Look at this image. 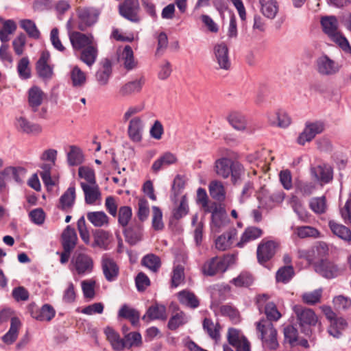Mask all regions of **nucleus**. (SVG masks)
Listing matches in <instances>:
<instances>
[{
  "label": "nucleus",
  "instance_id": "nucleus-50",
  "mask_svg": "<svg viewBox=\"0 0 351 351\" xmlns=\"http://www.w3.org/2000/svg\"><path fill=\"white\" fill-rule=\"evenodd\" d=\"M141 264L153 272H157L161 267V261L159 256L149 254L142 258Z\"/></svg>",
  "mask_w": 351,
  "mask_h": 351
},
{
  "label": "nucleus",
  "instance_id": "nucleus-38",
  "mask_svg": "<svg viewBox=\"0 0 351 351\" xmlns=\"http://www.w3.org/2000/svg\"><path fill=\"white\" fill-rule=\"evenodd\" d=\"M123 233L126 241L131 245H135L142 237V226L136 224L125 227Z\"/></svg>",
  "mask_w": 351,
  "mask_h": 351
},
{
  "label": "nucleus",
  "instance_id": "nucleus-2",
  "mask_svg": "<svg viewBox=\"0 0 351 351\" xmlns=\"http://www.w3.org/2000/svg\"><path fill=\"white\" fill-rule=\"evenodd\" d=\"M215 167L216 173L223 179H226L231 176L233 184H236L244 173L243 167L241 164L228 158H221L217 160Z\"/></svg>",
  "mask_w": 351,
  "mask_h": 351
},
{
  "label": "nucleus",
  "instance_id": "nucleus-12",
  "mask_svg": "<svg viewBox=\"0 0 351 351\" xmlns=\"http://www.w3.org/2000/svg\"><path fill=\"white\" fill-rule=\"evenodd\" d=\"M139 3L138 0H124L119 6V14L125 19L138 23L140 21L138 16Z\"/></svg>",
  "mask_w": 351,
  "mask_h": 351
},
{
  "label": "nucleus",
  "instance_id": "nucleus-57",
  "mask_svg": "<svg viewBox=\"0 0 351 351\" xmlns=\"http://www.w3.org/2000/svg\"><path fill=\"white\" fill-rule=\"evenodd\" d=\"M202 325L204 331L211 339L217 340L219 337L220 326L219 324H215L210 319L206 317L203 320Z\"/></svg>",
  "mask_w": 351,
  "mask_h": 351
},
{
  "label": "nucleus",
  "instance_id": "nucleus-3",
  "mask_svg": "<svg viewBox=\"0 0 351 351\" xmlns=\"http://www.w3.org/2000/svg\"><path fill=\"white\" fill-rule=\"evenodd\" d=\"M293 311L300 330L305 335L311 336L312 334L311 328L315 326L317 324L320 328L321 323L319 322L318 317L313 309L301 305H295L293 307Z\"/></svg>",
  "mask_w": 351,
  "mask_h": 351
},
{
  "label": "nucleus",
  "instance_id": "nucleus-15",
  "mask_svg": "<svg viewBox=\"0 0 351 351\" xmlns=\"http://www.w3.org/2000/svg\"><path fill=\"white\" fill-rule=\"evenodd\" d=\"M50 53L47 51L42 52L36 64V70L38 76L44 80H49L53 75V68L49 64Z\"/></svg>",
  "mask_w": 351,
  "mask_h": 351
},
{
  "label": "nucleus",
  "instance_id": "nucleus-32",
  "mask_svg": "<svg viewBox=\"0 0 351 351\" xmlns=\"http://www.w3.org/2000/svg\"><path fill=\"white\" fill-rule=\"evenodd\" d=\"M237 237V230L234 228L230 230L218 237L215 241L216 248L224 251L231 247Z\"/></svg>",
  "mask_w": 351,
  "mask_h": 351
},
{
  "label": "nucleus",
  "instance_id": "nucleus-27",
  "mask_svg": "<svg viewBox=\"0 0 351 351\" xmlns=\"http://www.w3.org/2000/svg\"><path fill=\"white\" fill-rule=\"evenodd\" d=\"M104 333L114 350L122 351L125 348V344L123 342L124 338H121L119 334L112 328L106 327L104 329Z\"/></svg>",
  "mask_w": 351,
  "mask_h": 351
},
{
  "label": "nucleus",
  "instance_id": "nucleus-56",
  "mask_svg": "<svg viewBox=\"0 0 351 351\" xmlns=\"http://www.w3.org/2000/svg\"><path fill=\"white\" fill-rule=\"evenodd\" d=\"M21 27L26 32L29 37L38 39L40 33L35 23L30 19H23L20 21Z\"/></svg>",
  "mask_w": 351,
  "mask_h": 351
},
{
  "label": "nucleus",
  "instance_id": "nucleus-37",
  "mask_svg": "<svg viewBox=\"0 0 351 351\" xmlns=\"http://www.w3.org/2000/svg\"><path fill=\"white\" fill-rule=\"evenodd\" d=\"M176 161L177 158L174 154L170 152H166L154 162L152 166V170L154 173H158L163 167L174 164Z\"/></svg>",
  "mask_w": 351,
  "mask_h": 351
},
{
  "label": "nucleus",
  "instance_id": "nucleus-64",
  "mask_svg": "<svg viewBox=\"0 0 351 351\" xmlns=\"http://www.w3.org/2000/svg\"><path fill=\"white\" fill-rule=\"evenodd\" d=\"M184 280V267L182 265H175L173 269L171 283L173 287H178Z\"/></svg>",
  "mask_w": 351,
  "mask_h": 351
},
{
  "label": "nucleus",
  "instance_id": "nucleus-25",
  "mask_svg": "<svg viewBox=\"0 0 351 351\" xmlns=\"http://www.w3.org/2000/svg\"><path fill=\"white\" fill-rule=\"evenodd\" d=\"M46 96L44 92L38 86H32L28 90V104L33 112H36L42 104Z\"/></svg>",
  "mask_w": 351,
  "mask_h": 351
},
{
  "label": "nucleus",
  "instance_id": "nucleus-6",
  "mask_svg": "<svg viewBox=\"0 0 351 351\" xmlns=\"http://www.w3.org/2000/svg\"><path fill=\"white\" fill-rule=\"evenodd\" d=\"M279 243L274 240L263 239L257 246L258 262L264 264L271 260L276 253Z\"/></svg>",
  "mask_w": 351,
  "mask_h": 351
},
{
  "label": "nucleus",
  "instance_id": "nucleus-26",
  "mask_svg": "<svg viewBox=\"0 0 351 351\" xmlns=\"http://www.w3.org/2000/svg\"><path fill=\"white\" fill-rule=\"evenodd\" d=\"M17 28L16 22L12 19L5 20L0 17V40L6 43L10 40V35L13 34Z\"/></svg>",
  "mask_w": 351,
  "mask_h": 351
},
{
  "label": "nucleus",
  "instance_id": "nucleus-5",
  "mask_svg": "<svg viewBox=\"0 0 351 351\" xmlns=\"http://www.w3.org/2000/svg\"><path fill=\"white\" fill-rule=\"evenodd\" d=\"M233 262V256L225 255L215 256L206 261L202 267L204 276H214L218 274H223Z\"/></svg>",
  "mask_w": 351,
  "mask_h": 351
},
{
  "label": "nucleus",
  "instance_id": "nucleus-11",
  "mask_svg": "<svg viewBox=\"0 0 351 351\" xmlns=\"http://www.w3.org/2000/svg\"><path fill=\"white\" fill-rule=\"evenodd\" d=\"M78 18L77 28L85 31L93 25L97 21L98 14L95 10L89 8H80L77 10Z\"/></svg>",
  "mask_w": 351,
  "mask_h": 351
},
{
  "label": "nucleus",
  "instance_id": "nucleus-18",
  "mask_svg": "<svg viewBox=\"0 0 351 351\" xmlns=\"http://www.w3.org/2000/svg\"><path fill=\"white\" fill-rule=\"evenodd\" d=\"M206 212L211 213L212 226L217 229V231L230 223V219L225 209L221 206H217L215 204L214 208H208Z\"/></svg>",
  "mask_w": 351,
  "mask_h": 351
},
{
  "label": "nucleus",
  "instance_id": "nucleus-44",
  "mask_svg": "<svg viewBox=\"0 0 351 351\" xmlns=\"http://www.w3.org/2000/svg\"><path fill=\"white\" fill-rule=\"evenodd\" d=\"M87 219L95 227L108 224V217L104 211H92L86 214Z\"/></svg>",
  "mask_w": 351,
  "mask_h": 351
},
{
  "label": "nucleus",
  "instance_id": "nucleus-47",
  "mask_svg": "<svg viewBox=\"0 0 351 351\" xmlns=\"http://www.w3.org/2000/svg\"><path fill=\"white\" fill-rule=\"evenodd\" d=\"M254 282L253 276L247 271H242L240 274L230 280V283L236 287H249Z\"/></svg>",
  "mask_w": 351,
  "mask_h": 351
},
{
  "label": "nucleus",
  "instance_id": "nucleus-43",
  "mask_svg": "<svg viewBox=\"0 0 351 351\" xmlns=\"http://www.w3.org/2000/svg\"><path fill=\"white\" fill-rule=\"evenodd\" d=\"M348 326L347 322L343 317H335L330 322V325L328 328V333L335 338H339L342 335L343 330Z\"/></svg>",
  "mask_w": 351,
  "mask_h": 351
},
{
  "label": "nucleus",
  "instance_id": "nucleus-4",
  "mask_svg": "<svg viewBox=\"0 0 351 351\" xmlns=\"http://www.w3.org/2000/svg\"><path fill=\"white\" fill-rule=\"evenodd\" d=\"M255 324L258 337L262 341L263 346L269 350H276L279 346L278 333L272 322L262 319Z\"/></svg>",
  "mask_w": 351,
  "mask_h": 351
},
{
  "label": "nucleus",
  "instance_id": "nucleus-49",
  "mask_svg": "<svg viewBox=\"0 0 351 351\" xmlns=\"http://www.w3.org/2000/svg\"><path fill=\"white\" fill-rule=\"evenodd\" d=\"M72 84L74 87H82L86 82V73L78 66H75L70 73Z\"/></svg>",
  "mask_w": 351,
  "mask_h": 351
},
{
  "label": "nucleus",
  "instance_id": "nucleus-34",
  "mask_svg": "<svg viewBox=\"0 0 351 351\" xmlns=\"http://www.w3.org/2000/svg\"><path fill=\"white\" fill-rule=\"evenodd\" d=\"M77 241V234L74 228L67 226L62 234V245L63 249L73 250Z\"/></svg>",
  "mask_w": 351,
  "mask_h": 351
},
{
  "label": "nucleus",
  "instance_id": "nucleus-39",
  "mask_svg": "<svg viewBox=\"0 0 351 351\" xmlns=\"http://www.w3.org/2000/svg\"><path fill=\"white\" fill-rule=\"evenodd\" d=\"M328 226L335 235L346 241H351V230L348 228L332 220L329 221Z\"/></svg>",
  "mask_w": 351,
  "mask_h": 351
},
{
  "label": "nucleus",
  "instance_id": "nucleus-40",
  "mask_svg": "<svg viewBox=\"0 0 351 351\" xmlns=\"http://www.w3.org/2000/svg\"><path fill=\"white\" fill-rule=\"evenodd\" d=\"M180 302L191 308H196L199 305V301L196 295L191 291L183 290L178 293Z\"/></svg>",
  "mask_w": 351,
  "mask_h": 351
},
{
  "label": "nucleus",
  "instance_id": "nucleus-52",
  "mask_svg": "<svg viewBox=\"0 0 351 351\" xmlns=\"http://www.w3.org/2000/svg\"><path fill=\"white\" fill-rule=\"evenodd\" d=\"M295 272L292 265H285L277 271L276 279L277 282L286 284L291 280Z\"/></svg>",
  "mask_w": 351,
  "mask_h": 351
},
{
  "label": "nucleus",
  "instance_id": "nucleus-17",
  "mask_svg": "<svg viewBox=\"0 0 351 351\" xmlns=\"http://www.w3.org/2000/svg\"><path fill=\"white\" fill-rule=\"evenodd\" d=\"M101 268L105 278L108 282L114 281L117 278L119 268L114 259L106 254L101 258Z\"/></svg>",
  "mask_w": 351,
  "mask_h": 351
},
{
  "label": "nucleus",
  "instance_id": "nucleus-36",
  "mask_svg": "<svg viewBox=\"0 0 351 351\" xmlns=\"http://www.w3.org/2000/svg\"><path fill=\"white\" fill-rule=\"evenodd\" d=\"M263 234V230L259 228L254 226L247 227L241 235L240 241L236 245L239 247H243L245 243L260 238Z\"/></svg>",
  "mask_w": 351,
  "mask_h": 351
},
{
  "label": "nucleus",
  "instance_id": "nucleus-8",
  "mask_svg": "<svg viewBox=\"0 0 351 351\" xmlns=\"http://www.w3.org/2000/svg\"><path fill=\"white\" fill-rule=\"evenodd\" d=\"M316 272L322 276L331 279L336 278L343 273V269L333 261L328 259L321 260L315 265Z\"/></svg>",
  "mask_w": 351,
  "mask_h": 351
},
{
  "label": "nucleus",
  "instance_id": "nucleus-13",
  "mask_svg": "<svg viewBox=\"0 0 351 351\" xmlns=\"http://www.w3.org/2000/svg\"><path fill=\"white\" fill-rule=\"evenodd\" d=\"M227 337L228 343L237 351H251L250 342L239 330L229 328Z\"/></svg>",
  "mask_w": 351,
  "mask_h": 351
},
{
  "label": "nucleus",
  "instance_id": "nucleus-54",
  "mask_svg": "<svg viewBox=\"0 0 351 351\" xmlns=\"http://www.w3.org/2000/svg\"><path fill=\"white\" fill-rule=\"evenodd\" d=\"M262 7L261 11L263 14L269 18L274 19L278 13V7L275 0H269L267 1H261Z\"/></svg>",
  "mask_w": 351,
  "mask_h": 351
},
{
  "label": "nucleus",
  "instance_id": "nucleus-41",
  "mask_svg": "<svg viewBox=\"0 0 351 351\" xmlns=\"http://www.w3.org/2000/svg\"><path fill=\"white\" fill-rule=\"evenodd\" d=\"M119 316L128 319L133 326H137L139 322L140 313L129 307L127 304H123L119 311Z\"/></svg>",
  "mask_w": 351,
  "mask_h": 351
},
{
  "label": "nucleus",
  "instance_id": "nucleus-31",
  "mask_svg": "<svg viewBox=\"0 0 351 351\" xmlns=\"http://www.w3.org/2000/svg\"><path fill=\"white\" fill-rule=\"evenodd\" d=\"M21 326V322L18 317H11L10 329L2 337V341L7 345L12 344L18 337L19 330Z\"/></svg>",
  "mask_w": 351,
  "mask_h": 351
},
{
  "label": "nucleus",
  "instance_id": "nucleus-20",
  "mask_svg": "<svg viewBox=\"0 0 351 351\" xmlns=\"http://www.w3.org/2000/svg\"><path fill=\"white\" fill-rule=\"evenodd\" d=\"M146 79L144 75H141L138 79L128 82L122 85L119 90V95L125 97L132 94L140 93L143 86L145 84Z\"/></svg>",
  "mask_w": 351,
  "mask_h": 351
},
{
  "label": "nucleus",
  "instance_id": "nucleus-23",
  "mask_svg": "<svg viewBox=\"0 0 351 351\" xmlns=\"http://www.w3.org/2000/svg\"><path fill=\"white\" fill-rule=\"evenodd\" d=\"M75 197V188L74 186H70L60 197L58 208L66 213L71 212Z\"/></svg>",
  "mask_w": 351,
  "mask_h": 351
},
{
  "label": "nucleus",
  "instance_id": "nucleus-33",
  "mask_svg": "<svg viewBox=\"0 0 351 351\" xmlns=\"http://www.w3.org/2000/svg\"><path fill=\"white\" fill-rule=\"evenodd\" d=\"M98 56V49L96 42L82 49L80 60L87 66H91L96 61Z\"/></svg>",
  "mask_w": 351,
  "mask_h": 351
},
{
  "label": "nucleus",
  "instance_id": "nucleus-22",
  "mask_svg": "<svg viewBox=\"0 0 351 351\" xmlns=\"http://www.w3.org/2000/svg\"><path fill=\"white\" fill-rule=\"evenodd\" d=\"M312 175L322 184H327L332 180V169L326 164L317 165L311 169Z\"/></svg>",
  "mask_w": 351,
  "mask_h": 351
},
{
  "label": "nucleus",
  "instance_id": "nucleus-9",
  "mask_svg": "<svg viewBox=\"0 0 351 351\" xmlns=\"http://www.w3.org/2000/svg\"><path fill=\"white\" fill-rule=\"evenodd\" d=\"M27 310L34 319L40 322H50L56 315L55 309L48 304L39 308L32 302L27 306Z\"/></svg>",
  "mask_w": 351,
  "mask_h": 351
},
{
  "label": "nucleus",
  "instance_id": "nucleus-35",
  "mask_svg": "<svg viewBox=\"0 0 351 351\" xmlns=\"http://www.w3.org/2000/svg\"><path fill=\"white\" fill-rule=\"evenodd\" d=\"M226 120L234 129L238 131H243L246 129V118L239 112L232 111L230 112L226 117Z\"/></svg>",
  "mask_w": 351,
  "mask_h": 351
},
{
  "label": "nucleus",
  "instance_id": "nucleus-48",
  "mask_svg": "<svg viewBox=\"0 0 351 351\" xmlns=\"http://www.w3.org/2000/svg\"><path fill=\"white\" fill-rule=\"evenodd\" d=\"M285 197V192L281 189L274 190L265 195V204L269 206H274L282 202Z\"/></svg>",
  "mask_w": 351,
  "mask_h": 351
},
{
  "label": "nucleus",
  "instance_id": "nucleus-51",
  "mask_svg": "<svg viewBox=\"0 0 351 351\" xmlns=\"http://www.w3.org/2000/svg\"><path fill=\"white\" fill-rule=\"evenodd\" d=\"M122 60L124 67L128 70H132L136 67L137 62L134 60V53L130 46L126 45L122 52Z\"/></svg>",
  "mask_w": 351,
  "mask_h": 351
},
{
  "label": "nucleus",
  "instance_id": "nucleus-21",
  "mask_svg": "<svg viewBox=\"0 0 351 351\" xmlns=\"http://www.w3.org/2000/svg\"><path fill=\"white\" fill-rule=\"evenodd\" d=\"M143 123L140 117L132 118L128 125V134L130 139L136 143L141 142L142 140Z\"/></svg>",
  "mask_w": 351,
  "mask_h": 351
},
{
  "label": "nucleus",
  "instance_id": "nucleus-24",
  "mask_svg": "<svg viewBox=\"0 0 351 351\" xmlns=\"http://www.w3.org/2000/svg\"><path fill=\"white\" fill-rule=\"evenodd\" d=\"M16 126L19 131L28 134H39L43 130L41 125L32 123L23 117L16 118Z\"/></svg>",
  "mask_w": 351,
  "mask_h": 351
},
{
  "label": "nucleus",
  "instance_id": "nucleus-19",
  "mask_svg": "<svg viewBox=\"0 0 351 351\" xmlns=\"http://www.w3.org/2000/svg\"><path fill=\"white\" fill-rule=\"evenodd\" d=\"M74 267L79 275L90 273L93 269L92 258L84 253L77 254L73 260Z\"/></svg>",
  "mask_w": 351,
  "mask_h": 351
},
{
  "label": "nucleus",
  "instance_id": "nucleus-16",
  "mask_svg": "<svg viewBox=\"0 0 351 351\" xmlns=\"http://www.w3.org/2000/svg\"><path fill=\"white\" fill-rule=\"evenodd\" d=\"M69 38L72 47L76 51L82 50L95 42L92 34L86 35L76 31L70 32Z\"/></svg>",
  "mask_w": 351,
  "mask_h": 351
},
{
  "label": "nucleus",
  "instance_id": "nucleus-1",
  "mask_svg": "<svg viewBox=\"0 0 351 351\" xmlns=\"http://www.w3.org/2000/svg\"><path fill=\"white\" fill-rule=\"evenodd\" d=\"M323 32L330 40L337 44L346 53L351 56V46L347 38L338 29V21L334 16H326L321 19Z\"/></svg>",
  "mask_w": 351,
  "mask_h": 351
},
{
  "label": "nucleus",
  "instance_id": "nucleus-62",
  "mask_svg": "<svg viewBox=\"0 0 351 351\" xmlns=\"http://www.w3.org/2000/svg\"><path fill=\"white\" fill-rule=\"evenodd\" d=\"M322 295V289H316L310 292H305L302 295V302L308 305L319 303Z\"/></svg>",
  "mask_w": 351,
  "mask_h": 351
},
{
  "label": "nucleus",
  "instance_id": "nucleus-58",
  "mask_svg": "<svg viewBox=\"0 0 351 351\" xmlns=\"http://www.w3.org/2000/svg\"><path fill=\"white\" fill-rule=\"evenodd\" d=\"M298 339V331L297 328L289 325L284 328V341L289 343L291 347L297 346Z\"/></svg>",
  "mask_w": 351,
  "mask_h": 351
},
{
  "label": "nucleus",
  "instance_id": "nucleus-61",
  "mask_svg": "<svg viewBox=\"0 0 351 351\" xmlns=\"http://www.w3.org/2000/svg\"><path fill=\"white\" fill-rule=\"evenodd\" d=\"M125 348L139 347L142 344L141 335L138 332H132L125 335L124 341Z\"/></svg>",
  "mask_w": 351,
  "mask_h": 351
},
{
  "label": "nucleus",
  "instance_id": "nucleus-29",
  "mask_svg": "<svg viewBox=\"0 0 351 351\" xmlns=\"http://www.w3.org/2000/svg\"><path fill=\"white\" fill-rule=\"evenodd\" d=\"M112 74V64L110 60L105 59L100 62V67L95 74L97 81L100 85H106Z\"/></svg>",
  "mask_w": 351,
  "mask_h": 351
},
{
  "label": "nucleus",
  "instance_id": "nucleus-28",
  "mask_svg": "<svg viewBox=\"0 0 351 351\" xmlns=\"http://www.w3.org/2000/svg\"><path fill=\"white\" fill-rule=\"evenodd\" d=\"M210 197L219 203L223 202L226 199V190L222 182L212 180L208 185Z\"/></svg>",
  "mask_w": 351,
  "mask_h": 351
},
{
  "label": "nucleus",
  "instance_id": "nucleus-60",
  "mask_svg": "<svg viewBox=\"0 0 351 351\" xmlns=\"http://www.w3.org/2000/svg\"><path fill=\"white\" fill-rule=\"evenodd\" d=\"M117 215H118L119 224L125 228L132 219V210L131 207L128 206L120 207Z\"/></svg>",
  "mask_w": 351,
  "mask_h": 351
},
{
  "label": "nucleus",
  "instance_id": "nucleus-10",
  "mask_svg": "<svg viewBox=\"0 0 351 351\" xmlns=\"http://www.w3.org/2000/svg\"><path fill=\"white\" fill-rule=\"evenodd\" d=\"M324 130V125L321 121L308 122L305 128L297 139L298 144L304 145L306 142L311 141L317 134L322 133Z\"/></svg>",
  "mask_w": 351,
  "mask_h": 351
},
{
  "label": "nucleus",
  "instance_id": "nucleus-46",
  "mask_svg": "<svg viewBox=\"0 0 351 351\" xmlns=\"http://www.w3.org/2000/svg\"><path fill=\"white\" fill-rule=\"evenodd\" d=\"M94 242L92 246L106 250L110 243V234L104 230H97L93 234Z\"/></svg>",
  "mask_w": 351,
  "mask_h": 351
},
{
  "label": "nucleus",
  "instance_id": "nucleus-30",
  "mask_svg": "<svg viewBox=\"0 0 351 351\" xmlns=\"http://www.w3.org/2000/svg\"><path fill=\"white\" fill-rule=\"evenodd\" d=\"M81 187L84 193L85 202L87 204H95L101 198V192L97 184L88 185L81 182Z\"/></svg>",
  "mask_w": 351,
  "mask_h": 351
},
{
  "label": "nucleus",
  "instance_id": "nucleus-42",
  "mask_svg": "<svg viewBox=\"0 0 351 351\" xmlns=\"http://www.w3.org/2000/svg\"><path fill=\"white\" fill-rule=\"evenodd\" d=\"M166 317V308L163 305H152L147 311L146 315H145L142 319L146 320L149 319H165Z\"/></svg>",
  "mask_w": 351,
  "mask_h": 351
},
{
  "label": "nucleus",
  "instance_id": "nucleus-63",
  "mask_svg": "<svg viewBox=\"0 0 351 351\" xmlns=\"http://www.w3.org/2000/svg\"><path fill=\"white\" fill-rule=\"evenodd\" d=\"M295 233L298 237L304 239L307 237L317 238L319 236V232L312 226H298L295 228Z\"/></svg>",
  "mask_w": 351,
  "mask_h": 351
},
{
  "label": "nucleus",
  "instance_id": "nucleus-14",
  "mask_svg": "<svg viewBox=\"0 0 351 351\" xmlns=\"http://www.w3.org/2000/svg\"><path fill=\"white\" fill-rule=\"evenodd\" d=\"M317 72L322 75H333L337 73L341 66L330 59L328 56L323 55L317 58L316 61Z\"/></svg>",
  "mask_w": 351,
  "mask_h": 351
},
{
  "label": "nucleus",
  "instance_id": "nucleus-45",
  "mask_svg": "<svg viewBox=\"0 0 351 351\" xmlns=\"http://www.w3.org/2000/svg\"><path fill=\"white\" fill-rule=\"evenodd\" d=\"M268 120L271 125L280 128H287L291 123V119L285 112H274L269 114Z\"/></svg>",
  "mask_w": 351,
  "mask_h": 351
},
{
  "label": "nucleus",
  "instance_id": "nucleus-7",
  "mask_svg": "<svg viewBox=\"0 0 351 351\" xmlns=\"http://www.w3.org/2000/svg\"><path fill=\"white\" fill-rule=\"evenodd\" d=\"M213 60L217 64V69L229 71L231 68V61L229 56V49L224 43L216 44L213 47Z\"/></svg>",
  "mask_w": 351,
  "mask_h": 351
},
{
  "label": "nucleus",
  "instance_id": "nucleus-59",
  "mask_svg": "<svg viewBox=\"0 0 351 351\" xmlns=\"http://www.w3.org/2000/svg\"><path fill=\"white\" fill-rule=\"evenodd\" d=\"M310 208L317 214H323L326 211V199L324 196L313 197L309 203Z\"/></svg>",
  "mask_w": 351,
  "mask_h": 351
},
{
  "label": "nucleus",
  "instance_id": "nucleus-53",
  "mask_svg": "<svg viewBox=\"0 0 351 351\" xmlns=\"http://www.w3.org/2000/svg\"><path fill=\"white\" fill-rule=\"evenodd\" d=\"M67 161L70 166L80 165L83 162L82 150L77 146H70V151L67 154Z\"/></svg>",
  "mask_w": 351,
  "mask_h": 351
},
{
  "label": "nucleus",
  "instance_id": "nucleus-55",
  "mask_svg": "<svg viewBox=\"0 0 351 351\" xmlns=\"http://www.w3.org/2000/svg\"><path fill=\"white\" fill-rule=\"evenodd\" d=\"M187 322L185 313L179 311L178 312L173 314L169 320L168 328L171 330H176L180 326H183Z\"/></svg>",
  "mask_w": 351,
  "mask_h": 351
}]
</instances>
